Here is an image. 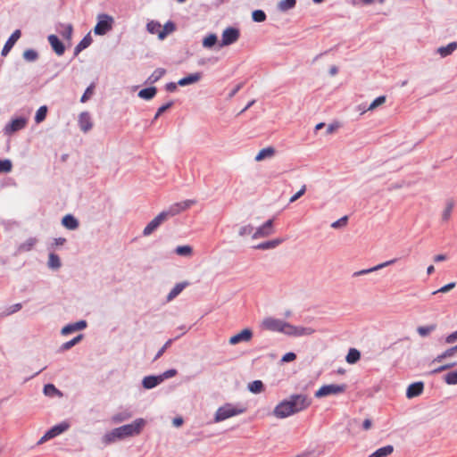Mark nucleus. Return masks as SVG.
Segmentation results:
<instances>
[{
  "label": "nucleus",
  "mask_w": 457,
  "mask_h": 457,
  "mask_svg": "<svg viewBox=\"0 0 457 457\" xmlns=\"http://www.w3.org/2000/svg\"><path fill=\"white\" fill-rule=\"evenodd\" d=\"M36 244L37 239L35 237H29L25 242L21 243L18 246V251L20 253L29 252L30 250H32Z\"/></svg>",
  "instance_id": "7c9ffc66"
},
{
  "label": "nucleus",
  "mask_w": 457,
  "mask_h": 457,
  "mask_svg": "<svg viewBox=\"0 0 457 457\" xmlns=\"http://www.w3.org/2000/svg\"><path fill=\"white\" fill-rule=\"evenodd\" d=\"M273 219L266 220L262 226L258 227L252 235L253 239L268 237L273 234Z\"/></svg>",
  "instance_id": "6e6552de"
},
{
  "label": "nucleus",
  "mask_w": 457,
  "mask_h": 457,
  "mask_svg": "<svg viewBox=\"0 0 457 457\" xmlns=\"http://www.w3.org/2000/svg\"><path fill=\"white\" fill-rule=\"evenodd\" d=\"M145 425V420L143 418L136 419L130 424H126L119 428H115L112 431L106 433L103 436V443L109 445L117 439L120 440L127 436L139 435Z\"/></svg>",
  "instance_id": "f03ea898"
},
{
  "label": "nucleus",
  "mask_w": 457,
  "mask_h": 457,
  "mask_svg": "<svg viewBox=\"0 0 457 457\" xmlns=\"http://www.w3.org/2000/svg\"><path fill=\"white\" fill-rule=\"evenodd\" d=\"M346 390L345 384H329L324 385L315 392L316 398H321L331 395L342 394Z\"/></svg>",
  "instance_id": "39448f33"
},
{
  "label": "nucleus",
  "mask_w": 457,
  "mask_h": 457,
  "mask_svg": "<svg viewBox=\"0 0 457 457\" xmlns=\"http://www.w3.org/2000/svg\"><path fill=\"white\" fill-rule=\"evenodd\" d=\"M201 78H202V75L199 72L191 73V74L180 79L178 81V85L180 87H185V86H187V85H190V84L199 81L201 79Z\"/></svg>",
  "instance_id": "412c9836"
},
{
  "label": "nucleus",
  "mask_w": 457,
  "mask_h": 457,
  "mask_svg": "<svg viewBox=\"0 0 457 457\" xmlns=\"http://www.w3.org/2000/svg\"><path fill=\"white\" fill-rule=\"evenodd\" d=\"M361 358L360 352L355 348H351L346 355V361L350 364H353L358 361Z\"/></svg>",
  "instance_id": "4c0bfd02"
},
{
  "label": "nucleus",
  "mask_w": 457,
  "mask_h": 457,
  "mask_svg": "<svg viewBox=\"0 0 457 457\" xmlns=\"http://www.w3.org/2000/svg\"><path fill=\"white\" fill-rule=\"evenodd\" d=\"M347 220H348L347 216H344V217L338 219L337 220L334 221L331 224V227L333 228H338L340 227L345 226L347 223Z\"/></svg>",
  "instance_id": "69168bd1"
},
{
  "label": "nucleus",
  "mask_w": 457,
  "mask_h": 457,
  "mask_svg": "<svg viewBox=\"0 0 457 457\" xmlns=\"http://www.w3.org/2000/svg\"><path fill=\"white\" fill-rule=\"evenodd\" d=\"M48 42L57 55H62L64 54L65 46L57 36L49 35Z\"/></svg>",
  "instance_id": "a211bd4d"
},
{
  "label": "nucleus",
  "mask_w": 457,
  "mask_h": 457,
  "mask_svg": "<svg viewBox=\"0 0 457 457\" xmlns=\"http://www.w3.org/2000/svg\"><path fill=\"white\" fill-rule=\"evenodd\" d=\"M82 338H83V335L82 334L78 335L77 337H73L70 341H67V342L63 343L60 346V351L61 352H64V351H67V350L71 349V347H73L74 345L79 344L82 340Z\"/></svg>",
  "instance_id": "72a5a7b5"
},
{
  "label": "nucleus",
  "mask_w": 457,
  "mask_h": 457,
  "mask_svg": "<svg viewBox=\"0 0 457 457\" xmlns=\"http://www.w3.org/2000/svg\"><path fill=\"white\" fill-rule=\"evenodd\" d=\"M457 49V42H451L447 46L437 48V53L441 57L445 58L451 55Z\"/></svg>",
  "instance_id": "4be33fe9"
},
{
  "label": "nucleus",
  "mask_w": 457,
  "mask_h": 457,
  "mask_svg": "<svg viewBox=\"0 0 457 457\" xmlns=\"http://www.w3.org/2000/svg\"><path fill=\"white\" fill-rule=\"evenodd\" d=\"M253 337V331L250 328H244L239 333L229 338V344L235 345L240 342H248Z\"/></svg>",
  "instance_id": "9b49d317"
},
{
  "label": "nucleus",
  "mask_w": 457,
  "mask_h": 457,
  "mask_svg": "<svg viewBox=\"0 0 457 457\" xmlns=\"http://www.w3.org/2000/svg\"><path fill=\"white\" fill-rule=\"evenodd\" d=\"M173 342V339H169L163 345L162 347L157 352V353L155 354L154 358V361H156L158 360L163 353L164 352L166 351V349L172 344Z\"/></svg>",
  "instance_id": "680f3d73"
},
{
  "label": "nucleus",
  "mask_w": 457,
  "mask_h": 457,
  "mask_svg": "<svg viewBox=\"0 0 457 457\" xmlns=\"http://www.w3.org/2000/svg\"><path fill=\"white\" fill-rule=\"evenodd\" d=\"M94 88H95L94 84H91L90 86H88L87 87V89L85 90L84 94L82 95V96L80 98L81 103L87 102L91 97V96L94 93Z\"/></svg>",
  "instance_id": "4d7b16f0"
},
{
  "label": "nucleus",
  "mask_w": 457,
  "mask_h": 457,
  "mask_svg": "<svg viewBox=\"0 0 457 457\" xmlns=\"http://www.w3.org/2000/svg\"><path fill=\"white\" fill-rule=\"evenodd\" d=\"M173 101H170L166 103L165 104L160 106L154 117V121L156 120L166 110L170 108L173 105Z\"/></svg>",
  "instance_id": "6e6d98bb"
},
{
  "label": "nucleus",
  "mask_w": 457,
  "mask_h": 457,
  "mask_svg": "<svg viewBox=\"0 0 457 457\" xmlns=\"http://www.w3.org/2000/svg\"><path fill=\"white\" fill-rule=\"evenodd\" d=\"M161 23L156 21H150L146 24V30L150 34H157L159 35V32L161 31Z\"/></svg>",
  "instance_id": "ea45409f"
},
{
  "label": "nucleus",
  "mask_w": 457,
  "mask_h": 457,
  "mask_svg": "<svg viewBox=\"0 0 457 457\" xmlns=\"http://www.w3.org/2000/svg\"><path fill=\"white\" fill-rule=\"evenodd\" d=\"M160 213L164 214V219L166 220L168 218H170V217L179 214V211L176 204H173L170 205L168 209L161 212Z\"/></svg>",
  "instance_id": "a19ab883"
},
{
  "label": "nucleus",
  "mask_w": 457,
  "mask_h": 457,
  "mask_svg": "<svg viewBox=\"0 0 457 457\" xmlns=\"http://www.w3.org/2000/svg\"><path fill=\"white\" fill-rule=\"evenodd\" d=\"M457 353V345L453 346L445 352H443L441 354L437 355L433 362H441L443 360L453 356Z\"/></svg>",
  "instance_id": "f704fd0d"
},
{
  "label": "nucleus",
  "mask_w": 457,
  "mask_h": 457,
  "mask_svg": "<svg viewBox=\"0 0 457 457\" xmlns=\"http://www.w3.org/2000/svg\"><path fill=\"white\" fill-rule=\"evenodd\" d=\"M87 321L84 320L74 323H69L62 328V335H69L74 331L84 329L87 327Z\"/></svg>",
  "instance_id": "f3484780"
},
{
  "label": "nucleus",
  "mask_w": 457,
  "mask_h": 457,
  "mask_svg": "<svg viewBox=\"0 0 457 457\" xmlns=\"http://www.w3.org/2000/svg\"><path fill=\"white\" fill-rule=\"evenodd\" d=\"M60 29H58L59 33L63 38L70 40L72 36L73 27L71 24H60Z\"/></svg>",
  "instance_id": "c9c22d12"
},
{
  "label": "nucleus",
  "mask_w": 457,
  "mask_h": 457,
  "mask_svg": "<svg viewBox=\"0 0 457 457\" xmlns=\"http://www.w3.org/2000/svg\"><path fill=\"white\" fill-rule=\"evenodd\" d=\"M283 242V239L276 238L265 242H262L256 245H253V249L257 250H268V249H273L276 248L278 245H279Z\"/></svg>",
  "instance_id": "aec40b11"
},
{
  "label": "nucleus",
  "mask_w": 457,
  "mask_h": 457,
  "mask_svg": "<svg viewBox=\"0 0 457 457\" xmlns=\"http://www.w3.org/2000/svg\"><path fill=\"white\" fill-rule=\"evenodd\" d=\"M23 58L28 62H35L38 58V54L34 49H27L23 53Z\"/></svg>",
  "instance_id": "09e8293b"
},
{
  "label": "nucleus",
  "mask_w": 457,
  "mask_h": 457,
  "mask_svg": "<svg viewBox=\"0 0 457 457\" xmlns=\"http://www.w3.org/2000/svg\"><path fill=\"white\" fill-rule=\"evenodd\" d=\"M284 322L282 320L268 317L262 320V327L270 331L282 333Z\"/></svg>",
  "instance_id": "1a4fd4ad"
},
{
  "label": "nucleus",
  "mask_w": 457,
  "mask_h": 457,
  "mask_svg": "<svg viewBox=\"0 0 457 457\" xmlns=\"http://www.w3.org/2000/svg\"><path fill=\"white\" fill-rule=\"evenodd\" d=\"M114 23L113 18L106 13L97 15V23L94 28L96 35L103 36L112 29Z\"/></svg>",
  "instance_id": "20e7f679"
},
{
  "label": "nucleus",
  "mask_w": 457,
  "mask_h": 457,
  "mask_svg": "<svg viewBox=\"0 0 457 457\" xmlns=\"http://www.w3.org/2000/svg\"><path fill=\"white\" fill-rule=\"evenodd\" d=\"M311 403L312 400L305 395H291L287 400H283L274 408L273 414L278 419H285L307 409Z\"/></svg>",
  "instance_id": "f257e3e1"
},
{
  "label": "nucleus",
  "mask_w": 457,
  "mask_h": 457,
  "mask_svg": "<svg viewBox=\"0 0 457 457\" xmlns=\"http://www.w3.org/2000/svg\"><path fill=\"white\" fill-rule=\"evenodd\" d=\"M166 73L165 69L163 68H157L154 71V72L148 77L145 83L146 84H154L157 82L159 79H161L164 74Z\"/></svg>",
  "instance_id": "c85d7f7f"
},
{
  "label": "nucleus",
  "mask_w": 457,
  "mask_h": 457,
  "mask_svg": "<svg viewBox=\"0 0 457 457\" xmlns=\"http://www.w3.org/2000/svg\"><path fill=\"white\" fill-rule=\"evenodd\" d=\"M424 390V383L422 381H418L411 383L406 390V397L409 399L417 397L423 393Z\"/></svg>",
  "instance_id": "ddd939ff"
},
{
  "label": "nucleus",
  "mask_w": 457,
  "mask_h": 457,
  "mask_svg": "<svg viewBox=\"0 0 457 457\" xmlns=\"http://www.w3.org/2000/svg\"><path fill=\"white\" fill-rule=\"evenodd\" d=\"M131 417V412L129 411H123L119 413H116L112 417V421L114 423H120L126 420H129Z\"/></svg>",
  "instance_id": "79ce46f5"
},
{
  "label": "nucleus",
  "mask_w": 457,
  "mask_h": 457,
  "mask_svg": "<svg viewBox=\"0 0 457 457\" xmlns=\"http://www.w3.org/2000/svg\"><path fill=\"white\" fill-rule=\"evenodd\" d=\"M436 328V324L418 327L417 331L420 337H427Z\"/></svg>",
  "instance_id": "c03bdc74"
},
{
  "label": "nucleus",
  "mask_w": 457,
  "mask_h": 457,
  "mask_svg": "<svg viewBox=\"0 0 457 457\" xmlns=\"http://www.w3.org/2000/svg\"><path fill=\"white\" fill-rule=\"evenodd\" d=\"M245 411V408L232 403H225L218 408L215 412L214 420L216 422L223 421L228 418L239 415Z\"/></svg>",
  "instance_id": "7ed1b4c3"
},
{
  "label": "nucleus",
  "mask_w": 457,
  "mask_h": 457,
  "mask_svg": "<svg viewBox=\"0 0 457 457\" xmlns=\"http://www.w3.org/2000/svg\"><path fill=\"white\" fill-rule=\"evenodd\" d=\"M385 102H386V96H380L377 97L375 100H373V102L370 104L368 110H373L374 108L384 104Z\"/></svg>",
  "instance_id": "052dcab7"
},
{
  "label": "nucleus",
  "mask_w": 457,
  "mask_h": 457,
  "mask_svg": "<svg viewBox=\"0 0 457 457\" xmlns=\"http://www.w3.org/2000/svg\"><path fill=\"white\" fill-rule=\"evenodd\" d=\"M296 4L295 0H282L278 4V8L280 11L286 12L295 7Z\"/></svg>",
  "instance_id": "de8ad7c7"
},
{
  "label": "nucleus",
  "mask_w": 457,
  "mask_h": 457,
  "mask_svg": "<svg viewBox=\"0 0 457 457\" xmlns=\"http://www.w3.org/2000/svg\"><path fill=\"white\" fill-rule=\"evenodd\" d=\"M47 265L52 270H58V269H60L61 266H62V262H61L60 257L56 253H49V257H48Z\"/></svg>",
  "instance_id": "2f4dec72"
},
{
  "label": "nucleus",
  "mask_w": 457,
  "mask_h": 457,
  "mask_svg": "<svg viewBox=\"0 0 457 457\" xmlns=\"http://www.w3.org/2000/svg\"><path fill=\"white\" fill-rule=\"evenodd\" d=\"M455 285H456L455 282L448 283V284L445 285L444 287H440L439 289L434 291L432 293V295H436L437 293L448 292L449 290L453 289L455 287Z\"/></svg>",
  "instance_id": "0e129e2a"
},
{
  "label": "nucleus",
  "mask_w": 457,
  "mask_h": 457,
  "mask_svg": "<svg viewBox=\"0 0 457 457\" xmlns=\"http://www.w3.org/2000/svg\"><path fill=\"white\" fill-rule=\"evenodd\" d=\"M165 220L164 214L159 213L144 228L143 236L148 237L154 232L159 226Z\"/></svg>",
  "instance_id": "9d476101"
},
{
  "label": "nucleus",
  "mask_w": 457,
  "mask_h": 457,
  "mask_svg": "<svg viewBox=\"0 0 457 457\" xmlns=\"http://www.w3.org/2000/svg\"><path fill=\"white\" fill-rule=\"evenodd\" d=\"M21 308H22V304L21 303H17L15 304L9 306L6 309V313H7V315L13 314V313L19 312Z\"/></svg>",
  "instance_id": "338daca9"
},
{
  "label": "nucleus",
  "mask_w": 457,
  "mask_h": 457,
  "mask_svg": "<svg viewBox=\"0 0 457 457\" xmlns=\"http://www.w3.org/2000/svg\"><path fill=\"white\" fill-rule=\"evenodd\" d=\"M156 93H157V89L155 87H149L141 89L138 92L137 96L144 100H151L155 96Z\"/></svg>",
  "instance_id": "bb28decb"
},
{
  "label": "nucleus",
  "mask_w": 457,
  "mask_h": 457,
  "mask_svg": "<svg viewBox=\"0 0 457 457\" xmlns=\"http://www.w3.org/2000/svg\"><path fill=\"white\" fill-rule=\"evenodd\" d=\"M188 285L187 282H181L175 285V287L170 291L167 295V301H171L177 297L182 290Z\"/></svg>",
  "instance_id": "cd10ccee"
},
{
  "label": "nucleus",
  "mask_w": 457,
  "mask_h": 457,
  "mask_svg": "<svg viewBox=\"0 0 457 457\" xmlns=\"http://www.w3.org/2000/svg\"><path fill=\"white\" fill-rule=\"evenodd\" d=\"M21 33L20 29H16L12 32V34L9 37L2 49L1 54L3 56H6L8 54V53L11 51L16 41L21 37Z\"/></svg>",
  "instance_id": "2eb2a0df"
},
{
  "label": "nucleus",
  "mask_w": 457,
  "mask_h": 457,
  "mask_svg": "<svg viewBox=\"0 0 457 457\" xmlns=\"http://www.w3.org/2000/svg\"><path fill=\"white\" fill-rule=\"evenodd\" d=\"M90 34L86 35L74 48V55H78L82 50L88 47L92 43Z\"/></svg>",
  "instance_id": "393cba45"
},
{
  "label": "nucleus",
  "mask_w": 457,
  "mask_h": 457,
  "mask_svg": "<svg viewBox=\"0 0 457 457\" xmlns=\"http://www.w3.org/2000/svg\"><path fill=\"white\" fill-rule=\"evenodd\" d=\"M178 255L188 256L192 253V247L189 245H179L174 251Z\"/></svg>",
  "instance_id": "8fccbe9b"
},
{
  "label": "nucleus",
  "mask_w": 457,
  "mask_h": 457,
  "mask_svg": "<svg viewBox=\"0 0 457 457\" xmlns=\"http://www.w3.org/2000/svg\"><path fill=\"white\" fill-rule=\"evenodd\" d=\"M44 394L47 396L61 395V392L53 384H46L44 386Z\"/></svg>",
  "instance_id": "49530a36"
},
{
  "label": "nucleus",
  "mask_w": 457,
  "mask_h": 457,
  "mask_svg": "<svg viewBox=\"0 0 457 457\" xmlns=\"http://www.w3.org/2000/svg\"><path fill=\"white\" fill-rule=\"evenodd\" d=\"M175 30H176V24L173 21H169L164 24L163 28L161 29V31L159 32V35H158V38L160 40H163L167 37L168 34L172 33Z\"/></svg>",
  "instance_id": "b1692460"
},
{
  "label": "nucleus",
  "mask_w": 457,
  "mask_h": 457,
  "mask_svg": "<svg viewBox=\"0 0 457 457\" xmlns=\"http://www.w3.org/2000/svg\"><path fill=\"white\" fill-rule=\"evenodd\" d=\"M306 192V186L303 185L299 191H297L294 195L289 199V203L292 204L299 199L302 195Z\"/></svg>",
  "instance_id": "e2e57ef3"
},
{
  "label": "nucleus",
  "mask_w": 457,
  "mask_h": 457,
  "mask_svg": "<svg viewBox=\"0 0 457 457\" xmlns=\"http://www.w3.org/2000/svg\"><path fill=\"white\" fill-rule=\"evenodd\" d=\"M444 381L447 385H457V370L446 373L444 377Z\"/></svg>",
  "instance_id": "a18cd8bd"
},
{
  "label": "nucleus",
  "mask_w": 457,
  "mask_h": 457,
  "mask_svg": "<svg viewBox=\"0 0 457 457\" xmlns=\"http://www.w3.org/2000/svg\"><path fill=\"white\" fill-rule=\"evenodd\" d=\"M27 124V120L23 117H19L13 119L9 124L5 127L6 133H12L19 131L25 128Z\"/></svg>",
  "instance_id": "4468645a"
},
{
  "label": "nucleus",
  "mask_w": 457,
  "mask_h": 457,
  "mask_svg": "<svg viewBox=\"0 0 457 457\" xmlns=\"http://www.w3.org/2000/svg\"><path fill=\"white\" fill-rule=\"evenodd\" d=\"M394 452V447L391 445L380 447L368 457H386Z\"/></svg>",
  "instance_id": "a878e982"
},
{
  "label": "nucleus",
  "mask_w": 457,
  "mask_h": 457,
  "mask_svg": "<svg viewBox=\"0 0 457 457\" xmlns=\"http://www.w3.org/2000/svg\"><path fill=\"white\" fill-rule=\"evenodd\" d=\"M62 224L71 230L76 229L79 225L78 220L71 214H66L62 220Z\"/></svg>",
  "instance_id": "5701e85b"
},
{
  "label": "nucleus",
  "mask_w": 457,
  "mask_h": 457,
  "mask_svg": "<svg viewBox=\"0 0 457 457\" xmlns=\"http://www.w3.org/2000/svg\"><path fill=\"white\" fill-rule=\"evenodd\" d=\"M47 113V107L46 105L40 106L35 115V121L36 123H40L43 120H45Z\"/></svg>",
  "instance_id": "37998d69"
},
{
  "label": "nucleus",
  "mask_w": 457,
  "mask_h": 457,
  "mask_svg": "<svg viewBox=\"0 0 457 457\" xmlns=\"http://www.w3.org/2000/svg\"><path fill=\"white\" fill-rule=\"evenodd\" d=\"M240 37V30L235 27L226 28L221 35L220 46H230L237 42Z\"/></svg>",
  "instance_id": "423d86ee"
},
{
  "label": "nucleus",
  "mask_w": 457,
  "mask_h": 457,
  "mask_svg": "<svg viewBox=\"0 0 457 457\" xmlns=\"http://www.w3.org/2000/svg\"><path fill=\"white\" fill-rule=\"evenodd\" d=\"M195 203V200H185V201L175 203V204H176V205L179 211V213H180L181 212L186 211L188 208H190Z\"/></svg>",
  "instance_id": "864d4df0"
},
{
  "label": "nucleus",
  "mask_w": 457,
  "mask_h": 457,
  "mask_svg": "<svg viewBox=\"0 0 457 457\" xmlns=\"http://www.w3.org/2000/svg\"><path fill=\"white\" fill-rule=\"evenodd\" d=\"M253 227L251 224L242 226L238 231V234L240 237L253 235Z\"/></svg>",
  "instance_id": "13d9d810"
},
{
  "label": "nucleus",
  "mask_w": 457,
  "mask_h": 457,
  "mask_svg": "<svg viewBox=\"0 0 457 457\" xmlns=\"http://www.w3.org/2000/svg\"><path fill=\"white\" fill-rule=\"evenodd\" d=\"M314 332L315 330L309 327L295 326L293 337H299L303 336H310Z\"/></svg>",
  "instance_id": "c756f323"
},
{
  "label": "nucleus",
  "mask_w": 457,
  "mask_h": 457,
  "mask_svg": "<svg viewBox=\"0 0 457 457\" xmlns=\"http://www.w3.org/2000/svg\"><path fill=\"white\" fill-rule=\"evenodd\" d=\"M79 129L84 132H88L93 128V122L88 112H82L79 116Z\"/></svg>",
  "instance_id": "f8f14e48"
},
{
  "label": "nucleus",
  "mask_w": 457,
  "mask_h": 457,
  "mask_svg": "<svg viewBox=\"0 0 457 457\" xmlns=\"http://www.w3.org/2000/svg\"><path fill=\"white\" fill-rule=\"evenodd\" d=\"M275 154V149L271 146L262 149L255 156V161L260 162L266 157H271Z\"/></svg>",
  "instance_id": "e433bc0d"
},
{
  "label": "nucleus",
  "mask_w": 457,
  "mask_h": 457,
  "mask_svg": "<svg viewBox=\"0 0 457 457\" xmlns=\"http://www.w3.org/2000/svg\"><path fill=\"white\" fill-rule=\"evenodd\" d=\"M69 428H70V423L67 421H62L61 423L54 425L48 431H46V433L40 438V440L38 441V444H42L49 439H52L57 436L62 434L63 432L68 430Z\"/></svg>",
  "instance_id": "0eeeda50"
},
{
  "label": "nucleus",
  "mask_w": 457,
  "mask_h": 457,
  "mask_svg": "<svg viewBox=\"0 0 457 457\" xmlns=\"http://www.w3.org/2000/svg\"><path fill=\"white\" fill-rule=\"evenodd\" d=\"M162 383V378L159 375L146 376L142 380V386L145 389H152Z\"/></svg>",
  "instance_id": "6ab92c4d"
},
{
  "label": "nucleus",
  "mask_w": 457,
  "mask_h": 457,
  "mask_svg": "<svg viewBox=\"0 0 457 457\" xmlns=\"http://www.w3.org/2000/svg\"><path fill=\"white\" fill-rule=\"evenodd\" d=\"M217 42V36L215 34H210L203 40V46L207 48L212 47Z\"/></svg>",
  "instance_id": "3c124183"
},
{
  "label": "nucleus",
  "mask_w": 457,
  "mask_h": 457,
  "mask_svg": "<svg viewBox=\"0 0 457 457\" xmlns=\"http://www.w3.org/2000/svg\"><path fill=\"white\" fill-rule=\"evenodd\" d=\"M12 162L9 159L1 160L0 159V173L2 172H10L12 170Z\"/></svg>",
  "instance_id": "5fc2aeb1"
},
{
  "label": "nucleus",
  "mask_w": 457,
  "mask_h": 457,
  "mask_svg": "<svg viewBox=\"0 0 457 457\" xmlns=\"http://www.w3.org/2000/svg\"><path fill=\"white\" fill-rule=\"evenodd\" d=\"M176 374H177V370L170 369V370L164 371L163 373L160 374L159 376L162 378V382L164 379L172 378Z\"/></svg>",
  "instance_id": "774afa93"
},
{
  "label": "nucleus",
  "mask_w": 457,
  "mask_h": 457,
  "mask_svg": "<svg viewBox=\"0 0 457 457\" xmlns=\"http://www.w3.org/2000/svg\"><path fill=\"white\" fill-rule=\"evenodd\" d=\"M247 388L253 394H259L263 390L264 386L261 380H253L248 384Z\"/></svg>",
  "instance_id": "58836bf2"
},
{
  "label": "nucleus",
  "mask_w": 457,
  "mask_h": 457,
  "mask_svg": "<svg viewBox=\"0 0 457 457\" xmlns=\"http://www.w3.org/2000/svg\"><path fill=\"white\" fill-rule=\"evenodd\" d=\"M454 207V201L453 199H448L445 203V208L442 213L443 221H448L451 218L453 209Z\"/></svg>",
  "instance_id": "473e14b6"
},
{
  "label": "nucleus",
  "mask_w": 457,
  "mask_h": 457,
  "mask_svg": "<svg viewBox=\"0 0 457 457\" xmlns=\"http://www.w3.org/2000/svg\"><path fill=\"white\" fill-rule=\"evenodd\" d=\"M252 19L255 22H262L266 20V13L262 10H255L252 12Z\"/></svg>",
  "instance_id": "603ef678"
},
{
  "label": "nucleus",
  "mask_w": 457,
  "mask_h": 457,
  "mask_svg": "<svg viewBox=\"0 0 457 457\" xmlns=\"http://www.w3.org/2000/svg\"><path fill=\"white\" fill-rule=\"evenodd\" d=\"M397 262V259H392V260H389V261H386L385 262H382V263H379L372 268H370V269H365V270H358V271H355L353 276V277H359V276H362V275H366V274H369L370 272H373V271H376V270H381L385 267H387L389 265H392L394 263H395Z\"/></svg>",
  "instance_id": "dca6fc26"
},
{
  "label": "nucleus",
  "mask_w": 457,
  "mask_h": 457,
  "mask_svg": "<svg viewBox=\"0 0 457 457\" xmlns=\"http://www.w3.org/2000/svg\"><path fill=\"white\" fill-rule=\"evenodd\" d=\"M294 328H295V325H292V324L285 321L284 325H283L282 333L287 336L293 337Z\"/></svg>",
  "instance_id": "bf43d9fd"
}]
</instances>
